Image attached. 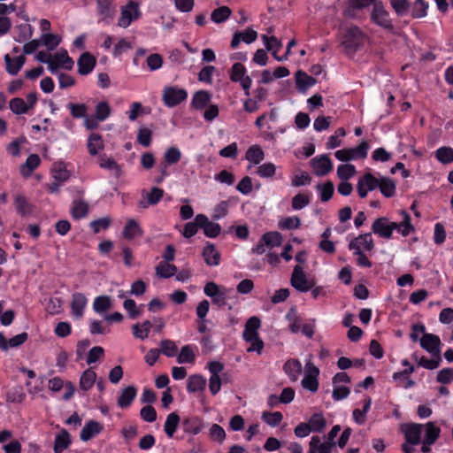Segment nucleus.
<instances>
[{
	"label": "nucleus",
	"mask_w": 453,
	"mask_h": 453,
	"mask_svg": "<svg viewBox=\"0 0 453 453\" xmlns=\"http://www.w3.org/2000/svg\"><path fill=\"white\" fill-rule=\"evenodd\" d=\"M261 38L265 43L266 50L269 51H273V56L276 60H287V56H278V52L282 47V42L280 40H278L275 36H267L265 35H263Z\"/></svg>",
	"instance_id": "18"
},
{
	"label": "nucleus",
	"mask_w": 453,
	"mask_h": 453,
	"mask_svg": "<svg viewBox=\"0 0 453 453\" xmlns=\"http://www.w3.org/2000/svg\"><path fill=\"white\" fill-rule=\"evenodd\" d=\"M319 369L311 360H308L305 364V374L301 381L302 387L312 393L317 392L319 388Z\"/></svg>",
	"instance_id": "4"
},
{
	"label": "nucleus",
	"mask_w": 453,
	"mask_h": 453,
	"mask_svg": "<svg viewBox=\"0 0 453 453\" xmlns=\"http://www.w3.org/2000/svg\"><path fill=\"white\" fill-rule=\"evenodd\" d=\"M196 222L200 228L203 230V233L207 237L214 238L220 233V226L218 223L210 221L208 217L203 214L196 215Z\"/></svg>",
	"instance_id": "13"
},
{
	"label": "nucleus",
	"mask_w": 453,
	"mask_h": 453,
	"mask_svg": "<svg viewBox=\"0 0 453 453\" xmlns=\"http://www.w3.org/2000/svg\"><path fill=\"white\" fill-rule=\"evenodd\" d=\"M378 188L386 197H392L395 193V183L388 177L379 179Z\"/></svg>",
	"instance_id": "38"
},
{
	"label": "nucleus",
	"mask_w": 453,
	"mask_h": 453,
	"mask_svg": "<svg viewBox=\"0 0 453 453\" xmlns=\"http://www.w3.org/2000/svg\"><path fill=\"white\" fill-rule=\"evenodd\" d=\"M71 444L70 434L65 429L57 434L54 443V453H62Z\"/></svg>",
	"instance_id": "28"
},
{
	"label": "nucleus",
	"mask_w": 453,
	"mask_h": 453,
	"mask_svg": "<svg viewBox=\"0 0 453 453\" xmlns=\"http://www.w3.org/2000/svg\"><path fill=\"white\" fill-rule=\"evenodd\" d=\"M423 426L426 430L424 440L426 443H434L440 435L441 429L434 422H428Z\"/></svg>",
	"instance_id": "46"
},
{
	"label": "nucleus",
	"mask_w": 453,
	"mask_h": 453,
	"mask_svg": "<svg viewBox=\"0 0 453 453\" xmlns=\"http://www.w3.org/2000/svg\"><path fill=\"white\" fill-rule=\"evenodd\" d=\"M89 205L87 202L81 199H75L73 201L71 207V215L75 219H81L88 216Z\"/></svg>",
	"instance_id": "23"
},
{
	"label": "nucleus",
	"mask_w": 453,
	"mask_h": 453,
	"mask_svg": "<svg viewBox=\"0 0 453 453\" xmlns=\"http://www.w3.org/2000/svg\"><path fill=\"white\" fill-rule=\"evenodd\" d=\"M262 418L265 423H267L271 426H278L283 416L280 411L275 412H263Z\"/></svg>",
	"instance_id": "64"
},
{
	"label": "nucleus",
	"mask_w": 453,
	"mask_h": 453,
	"mask_svg": "<svg viewBox=\"0 0 453 453\" xmlns=\"http://www.w3.org/2000/svg\"><path fill=\"white\" fill-rule=\"evenodd\" d=\"M311 166L317 176L326 175L333 170V164L327 155L313 157L311 160Z\"/></svg>",
	"instance_id": "11"
},
{
	"label": "nucleus",
	"mask_w": 453,
	"mask_h": 453,
	"mask_svg": "<svg viewBox=\"0 0 453 453\" xmlns=\"http://www.w3.org/2000/svg\"><path fill=\"white\" fill-rule=\"evenodd\" d=\"M15 204L17 211L21 216L30 215L33 211V206L27 201V199L22 195H17L15 196Z\"/></svg>",
	"instance_id": "42"
},
{
	"label": "nucleus",
	"mask_w": 453,
	"mask_h": 453,
	"mask_svg": "<svg viewBox=\"0 0 453 453\" xmlns=\"http://www.w3.org/2000/svg\"><path fill=\"white\" fill-rule=\"evenodd\" d=\"M60 41L61 39L58 35L45 33L42 35L40 42H42L49 50H53L58 46Z\"/></svg>",
	"instance_id": "54"
},
{
	"label": "nucleus",
	"mask_w": 453,
	"mask_h": 453,
	"mask_svg": "<svg viewBox=\"0 0 453 453\" xmlns=\"http://www.w3.org/2000/svg\"><path fill=\"white\" fill-rule=\"evenodd\" d=\"M96 380V372L91 368L87 369L81 376L79 384L80 388L83 391L89 390L94 386Z\"/></svg>",
	"instance_id": "31"
},
{
	"label": "nucleus",
	"mask_w": 453,
	"mask_h": 453,
	"mask_svg": "<svg viewBox=\"0 0 453 453\" xmlns=\"http://www.w3.org/2000/svg\"><path fill=\"white\" fill-rule=\"evenodd\" d=\"M369 144L363 141L358 146L349 149L339 150L334 153L335 157L340 161H349L357 158H365Z\"/></svg>",
	"instance_id": "3"
},
{
	"label": "nucleus",
	"mask_w": 453,
	"mask_h": 453,
	"mask_svg": "<svg viewBox=\"0 0 453 453\" xmlns=\"http://www.w3.org/2000/svg\"><path fill=\"white\" fill-rule=\"evenodd\" d=\"M98 161L100 167L113 172L116 176L120 175V166L112 157H107L104 154L99 157Z\"/></svg>",
	"instance_id": "37"
},
{
	"label": "nucleus",
	"mask_w": 453,
	"mask_h": 453,
	"mask_svg": "<svg viewBox=\"0 0 453 453\" xmlns=\"http://www.w3.org/2000/svg\"><path fill=\"white\" fill-rule=\"evenodd\" d=\"M261 241L267 246L279 247L282 242V235L279 232H269L262 236Z\"/></svg>",
	"instance_id": "55"
},
{
	"label": "nucleus",
	"mask_w": 453,
	"mask_h": 453,
	"mask_svg": "<svg viewBox=\"0 0 453 453\" xmlns=\"http://www.w3.org/2000/svg\"><path fill=\"white\" fill-rule=\"evenodd\" d=\"M278 226L282 230L297 229L301 226V219L297 216L286 217L279 221Z\"/></svg>",
	"instance_id": "50"
},
{
	"label": "nucleus",
	"mask_w": 453,
	"mask_h": 453,
	"mask_svg": "<svg viewBox=\"0 0 453 453\" xmlns=\"http://www.w3.org/2000/svg\"><path fill=\"white\" fill-rule=\"evenodd\" d=\"M124 309L128 312L131 319H136L142 314L141 308L137 307L136 303L133 299H127L123 303Z\"/></svg>",
	"instance_id": "63"
},
{
	"label": "nucleus",
	"mask_w": 453,
	"mask_h": 453,
	"mask_svg": "<svg viewBox=\"0 0 453 453\" xmlns=\"http://www.w3.org/2000/svg\"><path fill=\"white\" fill-rule=\"evenodd\" d=\"M317 189L320 192V199L322 202H327L334 194V185L331 181L324 184H319Z\"/></svg>",
	"instance_id": "60"
},
{
	"label": "nucleus",
	"mask_w": 453,
	"mask_h": 453,
	"mask_svg": "<svg viewBox=\"0 0 453 453\" xmlns=\"http://www.w3.org/2000/svg\"><path fill=\"white\" fill-rule=\"evenodd\" d=\"M15 31H17V35L14 36V40L18 42L30 39L33 35V27L27 23L16 26Z\"/></svg>",
	"instance_id": "40"
},
{
	"label": "nucleus",
	"mask_w": 453,
	"mask_h": 453,
	"mask_svg": "<svg viewBox=\"0 0 453 453\" xmlns=\"http://www.w3.org/2000/svg\"><path fill=\"white\" fill-rule=\"evenodd\" d=\"M296 83L298 90L304 92L316 84V79L308 75L305 72L299 70L296 73Z\"/></svg>",
	"instance_id": "24"
},
{
	"label": "nucleus",
	"mask_w": 453,
	"mask_h": 453,
	"mask_svg": "<svg viewBox=\"0 0 453 453\" xmlns=\"http://www.w3.org/2000/svg\"><path fill=\"white\" fill-rule=\"evenodd\" d=\"M283 370L292 381H296L303 372L302 364L298 359H289L284 364Z\"/></svg>",
	"instance_id": "22"
},
{
	"label": "nucleus",
	"mask_w": 453,
	"mask_h": 453,
	"mask_svg": "<svg viewBox=\"0 0 453 453\" xmlns=\"http://www.w3.org/2000/svg\"><path fill=\"white\" fill-rule=\"evenodd\" d=\"M401 215L403 216V220L399 223L390 221L386 217L376 219L372 225V231L385 239H390L394 230H396L404 237L408 236L411 233L414 232V226L411 223L410 215L405 211H402Z\"/></svg>",
	"instance_id": "1"
},
{
	"label": "nucleus",
	"mask_w": 453,
	"mask_h": 453,
	"mask_svg": "<svg viewBox=\"0 0 453 453\" xmlns=\"http://www.w3.org/2000/svg\"><path fill=\"white\" fill-rule=\"evenodd\" d=\"M180 424V416L176 412L170 413L164 425V430L169 438H172Z\"/></svg>",
	"instance_id": "33"
},
{
	"label": "nucleus",
	"mask_w": 453,
	"mask_h": 453,
	"mask_svg": "<svg viewBox=\"0 0 453 453\" xmlns=\"http://www.w3.org/2000/svg\"><path fill=\"white\" fill-rule=\"evenodd\" d=\"M152 327V324L149 320H145L141 325L135 324L133 326V334L136 338H139L141 340H144L148 337L149 332L150 328Z\"/></svg>",
	"instance_id": "47"
},
{
	"label": "nucleus",
	"mask_w": 453,
	"mask_h": 453,
	"mask_svg": "<svg viewBox=\"0 0 453 453\" xmlns=\"http://www.w3.org/2000/svg\"><path fill=\"white\" fill-rule=\"evenodd\" d=\"M428 4L424 0H416L412 6L411 16L414 19L423 18L426 15Z\"/></svg>",
	"instance_id": "58"
},
{
	"label": "nucleus",
	"mask_w": 453,
	"mask_h": 453,
	"mask_svg": "<svg viewBox=\"0 0 453 453\" xmlns=\"http://www.w3.org/2000/svg\"><path fill=\"white\" fill-rule=\"evenodd\" d=\"M245 158L254 165L259 164L265 158V153L260 146L252 145L248 149Z\"/></svg>",
	"instance_id": "36"
},
{
	"label": "nucleus",
	"mask_w": 453,
	"mask_h": 453,
	"mask_svg": "<svg viewBox=\"0 0 453 453\" xmlns=\"http://www.w3.org/2000/svg\"><path fill=\"white\" fill-rule=\"evenodd\" d=\"M290 282L292 287L300 292H307L314 286V281L307 279L303 267L300 265H296L294 267Z\"/></svg>",
	"instance_id": "6"
},
{
	"label": "nucleus",
	"mask_w": 453,
	"mask_h": 453,
	"mask_svg": "<svg viewBox=\"0 0 453 453\" xmlns=\"http://www.w3.org/2000/svg\"><path fill=\"white\" fill-rule=\"evenodd\" d=\"M164 196V190L159 188H152L146 195V200L139 203L140 207L147 208L150 205L157 204Z\"/></svg>",
	"instance_id": "26"
},
{
	"label": "nucleus",
	"mask_w": 453,
	"mask_h": 453,
	"mask_svg": "<svg viewBox=\"0 0 453 453\" xmlns=\"http://www.w3.org/2000/svg\"><path fill=\"white\" fill-rule=\"evenodd\" d=\"M357 171L353 165L345 164L341 165L337 168V175L343 180H348L356 174Z\"/></svg>",
	"instance_id": "57"
},
{
	"label": "nucleus",
	"mask_w": 453,
	"mask_h": 453,
	"mask_svg": "<svg viewBox=\"0 0 453 453\" xmlns=\"http://www.w3.org/2000/svg\"><path fill=\"white\" fill-rule=\"evenodd\" d=\"M88 303L87 297L81 293H74L72 296L71 310L75 319H81L83 316L84 309Z\"/></svg>",
	"instance_id": "17"
},
{
	"label": "nucleus",
	"mask_w": 453,
	"mask_h": 453,
	"mask_svg": "<svg viewBox=\"0 0 453 453\" xmlns=\"http://www.w3.org/2000/svg\"><path fill=\"white\" fill-rule=\"evenodd\" d=\"M111 114V107L107 102H101L96 106L95 117L99 121L105 120Z\"/></svg>",
	"instance_id": "61"
},
{
	"label": "nucleus",
	"mask_w": 453,
	"mask_h": 453,
	"mask_svg": "<svg viewBox=\"0 0 453 453\" xmlns=\"http://www.w3.org/2000/svg\"><path fill=\"white\" fill-rule=\"evenodd\" d=\"M188 93L183 88L167 87L164 89L163 101L168 107H174L187 99Z\"/></svg>",
	"instance_id": "7"
},
{
	"label": "nucleus",
	"mask_w": 453,
	"mask_h": 453,
	"mask_svg": "<svg viewBox=\"0 0 453 453\" xmlns=\"http://www.w3.org/2000/svg\"><path fill=\"white\" fill-rule=\"evenodd\" d=\"M276 167L273 163H265L259 165L256 171V173L261 178H271L274 176Z\"/></svg>",
	"instance_id": "62"
},
{
	"label": "nucleus",
	"mask_w": 453,
	"mask_h": 453,
	"mask_svg": "<svg viewBox=\"0 0 453 453\" xmlns=\"http://www.w3.org/2000/svg\"><path fill=\"white\" fill-rule=\"evenodd\" d=\"M4 62L6 65V71L12 74H17L26 62V58L24 56H19L17 58H12L8 54L4 56Z\"/></svg>",
	"instance_id": "25"
},
{
	"label": "nucleus",
	"mask_w": 453,
	"mask_h": 453,
	"mask_svg": "<svg viewBox=\"0 0 453 453\" xmlns=\"http://www.w3.org/2000/svg\"><path fill=\"white\" fill-rule=\"evenodd\" d=\"M308 425L311 432L320 433L325 429L326 421L321 413H315L310 418Z\"/></svg>",
	"instance_id": "43"
},
{
	"label": "nucleus",
	"mask_w": 453,
	"mask_h": 453,
	"mask_svg": "<svg viewBox=\"0 0 453 453\" xmlns=\"http://www.w3.org/2000/svg\"><path fill=\"white\" fill-rule=\"evenodd\" d=\"M379 179L375 178L370 173H365L363 177L358 180L357 189L358 196L361 198H365L369 191L374 190L378 188Z\"/></svg>",
	"instance_id": "12"
},
{
	"label": "nucleus",
	"mask_w": 453,
	"mask_h": 453,
	"mask_svg": "<svg viewBox=\"0 0 453 453\" xmlns=\"http://www.w3.org/2000/svg\"><path fill=\"white\" fill-rule=\"evenodd\" d=\"M11 111L18 115L27 113L28 105L26 101L20 97H15L10 101Z\"/></svg>",
	"instance_id": "53"
},
{
	"label": "nucleus",
	"mask_w": 453,
	"mask_h": 453,
	"mask_svg": "<svg viewBox=\"0 0 453 453\" xmlns=\"http://www.w3.org/2000/svg\"><path fill=\"white\" fill-rule=\"evenodd\" d=\"M440 344V338L433 334H424L420 339L421 347L433 356H441Z\"/></svg>",
	"instance_id": "14"
},
{
	"label": "nucleus",
	"mask_w": 453,
	"mask_h": 453,
	"mask_svg": "<svg viewBox=\"0 0 453 453\" xmlns=\"http://www.w3.org/2000/svg\"><path fill=\"white\" fill-rule=\"evenodd\" d=\"M156 275L159 278H170L173 276L177 268L174 265L169 262L161 261L155 268Z\"/></svg>",
	"instance_id": "32"
},
{
	"label": "nucleus",
	"mask_w": 453,
	"mask_h": 453,
	"mask_svg": "<svg viewBox=\"0 0 453 453\" xmlns=\"http://www.w3.org/2000/svg\"><path fill=\"white\" fill-rule=\"evenodd\" d=\"M136 395V389L134 386H128L121 391L118 398V405L120 408L128 407Z\"/></svg>",
	"instance_id": "30"
},
{
	"label": "nucleus",
	"mask_w": 453,
	"mask_h": 453,
	"mask_svg": "<svg viewBox=\"0 0 453 453\" xmlns=\"http://www.w3.org/2000/svg\"><path fill=\"white\" fill-rule=\"evenodd\" d=\"M111 307V300L108 296H100L95 298L93 309L97 313L107 311Z\"/></svg>",
	"instance_id": "44"
},
{
	"label": "nucleus",
	"mask_w": 453,
	"mask_h": 453,
	"mask_svg": "<svg viewBox=\"0 0 453 453\" xmlns=\"http://www.w3.org/2000/svg\"><path fill=\"white\" fill-rule=\"evenodd\" d=\"M229 78L234 82H239L246 96L250 95V88L252 85V80L250 76L246 75V68L241 63L233 65L230 72Z\"/></svg>",
	"instance_id": "5"
},
{
	"label": "nucleus",
	"mask_w": 453,
	"mask_h": 453,
	"mask_svg": "<svg viewBox=\"0 0 453 453\" xmlns=\"http://www.w3.org/2000/svg\"><path fill=\"white\" fill-rule=\"evenodd\" d=\"M371 404H372V399L370 397H367L365 400V404H364L362 410L355 409L353 411V418L357 424H359V425L365 424V422L366 420V413L368 412V411L371 407Z\"/></svg>",
	"instance_id": "48"
},
{
	"label": "nucleus",
	"mask_w": 453,
	"mask_h": 453,
	"mask_svg": "<svg viewBox=\"0 0 453 453\" xmlns=\"http://www.w3.org/2000/svg\"><path fill=\"white\" fill-rule=\"evenodd\" d=\"M122 234L124 238L127 240H133L136 237L142 236L143 231L141 228L139 223L135 219H129L123 228Z\"/></svg>",
	"instance_id": "21"
},
{
	"label": "nucleus",
	"mask_w": 453,
	"mask_h": 453,
	"mask_svg": "<svg viewBox=\"0 0 453 453\" xmlns=\"http://www.w3.org/2000/svg\"><path fill=\"white\" fill-rule=\"evenodd\" d=\"M202 255L207 265L217 266L219 265L220 253L213 244L207 242L203 250Z\"/></svg>",
	"instance_id": "19"
},
{
	"label": "nucleus",
	"mask_w": 453,
	"mask_h": 453,
	"mask_svg": "<svg viewBox=\"0 0 453 453\" xmlns=\"http://www.w3.org/2000/svg\"><path fill=\"white\" fill-rule=\"evenodd\" d=\"M211 97L209 92L200 90L193 96L191 105L196 110H201L210 103Z\"/></svg>",
	"instance_id": "34"
},
{
	"label": "nucleus",
	"mask_w": 453,
	"mask_h": 453,
	"mask_svg": "<svg viewBox=\"0 0 453 453\" xmlns=\"http://www.w3.org/2000/svg\"><path fill=\"white\" fill-rule=\"evenodd\" d=\"M423 428V425L417 423L403 425L402 432L404 434L405 441L412 445L419 444L421 441Z\"/></svg>",
	"instance_id": "10"
},
{
	"label": "nucleus",
	"mask_w": 453,
	"mask_h": 453,
	"mask_svg": "<svg viewBox=\"0 0 453 453\" xmlns=\"http://www.w3.org/2000/svg\"><path fill=\"white\" fill-rule=\"evenodd\" d=\"M231 9L227 6H221L212 11L211 19L214 23H222L231 16Z\"/></svg>",
	"instance_id": "45"
},
{
	"label": "nucleus",
	"mask_w": 453,
	"mask_h": 453,
	"mask_svg": "<svg viewBox=\"0 0 453 453\" xmlns=\"http://www.w3.org/2000/svg\"><path fill=\"white\" fill-rule=\"evenodd\" d=\"M140 16V3L134 0H129L127 4L121 8L118 25L126 28L132 23V21L138 19Z\"/></svg>",
	"instance_id": "2"
},
{
	"label": "nucleus",
	"mask_w": 453,
	"mask_h": 453,
	"mask_svg": "<svg viewBox=\"0 0 453 453\" xmlns=\"http://www.w3.org/2000/svg\"><path fill=\"white\" fill-rule=\"evenodd\" d=\"M111 218L110 216H106L91 221L89 223V226L95 234H98L102 230H106L111 226Z\"/></svg>",
	"instance_id": "51"
},
{
	"label": "nucleus",
	"mask_w": 453,
	"mask_h": 453,
	"mask_svg": "<svg viewBox=\"0 0 453 453\" xmlns=\"http://www.w3.org/2000/svg\"><path fill=\"white\" fill-rule=\"evenodd\" d=\"M160 352H162L166 357H174L177 352V345L174 342L165 339L160 342Z\"/></svg>",
	"instance_id": "59"
},
{
	"label": "nucleus",
	"mask_w": 453,
	"mask_h": 453,
	"mask_svg": "<svg viewBox=\"0 0 453 453\" xmlns=\"http://www.w3.org/2000/svg\"><path fill=\"white\" fill-rule=\"evenodd\" d=\"M436 158L442 164L453 162V149L449 147H441L435 152Z\"/></svg>",
	"instance_id": "56"
},
{
	"label": "nucleus",
	"mask_w": 453,
	"mask_h": 453,
	"mask_svg": "<svg viewBox=\"0 0 453 453\" xmlns=\"http://www.w3.org/2000/svg\"><path fill=\"white\" fill-rule=\"evenodd\" d=\"M434 357H435L433 359H428L426 357H421L420 358H418L416 354L413 355V358L418 361V365L428 370L436 369L441 362V356Z\"/></svg>",
	"instance_id": "49"
},
{
	"label": "nucleus",
	"mask_w": 453,
	"mask_h": 453,
	"mask_svg": "<svg viewBox=\"0 0 453 453\" xmlns=\"http://www.w3.org/2000/svg\"><path fill=\"white\" fill-rule=\"evenodd\" d=\"M196 358V354L189 345L183 346L181 348V350L177 357V362L179 364H185V363H194Z\"/></svg>",
	"instance_id": "52"
},
{
	"label": "nucleus",
	"mask_w": 453,
	"mask_h": 453,
	"mask_svg": "<svg viewBox=\"0 0 453 453\" xmlns=\"http://www.w3.org/2000/svg\"><path fill=\"white\" fill-rule=\"evenodd\" d=\"M363 33L357 27H350L346 30L342 45L349 51H355L362 43Z\"/></svg>",
	"instance_id": "8"
},
{
	"label": "nucleus",
	"mask_w": 453,
	"mask_h": 453,
	"mask_svg": "<svg viewBox=\"0 0 453 453\" xmlns=\"http://www.w3.org/2000/svg\"><path fill=\"white\" fill-rule=\"evenodd\" d=\"M96 64V58L89 52H84L81 55L77 61L78 73L81 75H87L93 71Z\"/></svg>",
	"instance_id": "16"
},
{
	"label": "nucleus",
	"mask_w": 453,
	"mask_h": 453,
	"mask_svg": "<svg viewBox=\"0 0 453 453\" xmlns=\"http://www.w3.org/2000/svg\"><path fill=\"white\" fill-rule=\"evenodd\" d=\"M41 159L37 154H31L21 166L20 172L24 176H29L31 173L38 167Z\"/></svg>",
	"instance_id": "39"
},
{
	"label": "nucleus",
	"mask_w": 453,
	"mask_h": 453,
	"mask_svg": "<svg viewBox=\"0 0 453 453\" xmlns=\"http://www.w3.org/2000/svg\"><path fill=\"white\" fill-rule=\"evenodd\" d=\"M113 0H96L97 12L102 17V19H106L113 17L114 9L112 7Z\"/></svg>",
	"instance_id": "35"
},
{
	"label": "nucleus",
	"mask_w": 453,
	"mask_h": 453,
	"mask_svg": "<svg viewBox=\"0 0 453 453\" xmlns=\"http://www.w3.org/2000/svg\"><path fill=\"white\" fill-rule=\"evenodd\" d=\"M52 58L60 65V67L66 70L73 69L74 62L68 56L67 51L65 50H61L60 51L55 53L52 56Z\"/></svg>",
	"instance_id": "41"
},
{
	"label": "nucleus",
	"mask_w": 453,
	"mask_h": 453,
	"mask_svg": "<svg viewBox=\"0 0 453 453\" xmlns=\"http://www.w3.org/2000/svg\"><path fill=\"white\" fill-rule=\"evenodd\" d=\"M206 387V380L198 374L191 375L187 381V389L190 393L203 391Z\"/></svg>",
	"instance_id": "27"
},
{
	"label": "nucleus",
	"mask_w": 453,
	"mask_h": 453,
	"mask_svg": "<svg viewBox=\"0 0 453 453\" xmlns=\"http://www.w3.org/2000/svg\"><path fill=\"white\" fill-rule=\"evenodd\" d=\"M374 248L373 240L370 233L360 234L354 238L349 244L350 250H362V249L371 251Z\"/></svg>",
	"instance_id": "15"
},
{
	"label": "nucleus",
	"mask_w": 453,
	"mask_h": 453,
	"mask_svg": "<svg viewBox=\"0 0 453 453\" xmlns=\"http://www.w3.org/2000/svg\"><path fill=\"white\" fill-rule=\"evenodd\" d=\"M88 150L91 156H96L104 148L103 138L98 134H91L88 139Z\"/></svg>",
	"instance_id": "29"
},
{
	"label": "nucleus",
	"mask_w": 453,
	"mask_h": 453,
	"mask_svg": "<svg viewBox=\"0 0 453 453\" xmlns=\"http://www.w3.org/2000/svg\"><path fill=\"white\" fill-rule=\"evenodd\" d=\"M103 425L95 420L87 422L81 432V439L83 441H88L94 436L97 435L103 430Z\"/></svg>",
	"instance_id": "20"
},
{
	"label": "nucleus",
	"mask_w": 453,
	"mask_h": 453,
	"mask_svg": "<svg viewBox=\"0 0 453 453\" xmlns=\"http://www.w3.org/2000/svg\"><path fill=\"white\" fill-rule=\"evenodd\" d=\"M372 20L377 25L388 28L392 27L389 13L381 2H375L371 14Z\"/></svg>",
	"instance_id": "9"
}]
</instances>
